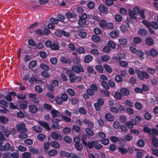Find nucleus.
I'll return each instance as SVG.
<instances>
[{
    "label": "nucleus",
    "instance_id": "1",
    "mask_svg": "<svg viewBox=\"0 0 158 158\" xmlns=\"http://www.w3.org/2000/svg\"><path fill=\"white\" fill-rule=\"evenodd\" d=\"M152 134L149 138L152 139L153 146L154 147H157L158 146V139L156 136L158 135V130L155 128H152Z\"/></svg>",
    "mask_w": 158,
    "mask_h": 158
},
{
    "label": "nucleus",
    "instance_id": "2",
    "mask_svg": "<svg viewBox=\"0 0 158 158\" xmlns=\"http://www.w3.org/2000/svg\"><path fill=\"white\" fill-rule=\"evenodd\" d=\"M135 72L137 73V77L141 81L143 80L144 79H148L149 77V74L144 71L138 69L135 70Z\"/></svg>",
    "mask_w": 158,
    "mask_h": 158
},
{
    "label": "nucleus",
    "instance_id": "3",
    "mask_svg": "<svg viewBox=\"0 0 158 158\" xmlns=\"http://www.w3.org/2000/svg\"><path fill=\"white\" fill-rule=\"evenodd\" d=\"M17 129L19 132L21 133H25L28 131L26 127V125L23 123L19 124L17 125Z\"/></svg>",
    "mask_w": 158,
    "mask_h": 158
},
{
    "label": "nucleus",
    "instance_id": "4",
    "mask_svg": "<svg viewBox=\"0 0 158 158\" xmlns=\"http://www.w3.org/2000/svg\"><path fill=\"white\" fill-rule=\"evenodd\" d=\"M71 69L72 70L76 73H79L84 72L83 68L80 64L72 66Z\"/></svg>",
    "mask_w": 158,
    "mask_h": 158
},
{
    "label": "nucleus",
    "instance_id": "5",
    "mask_svg": "<svg viewBox=\"0 0 158 158\" xmlns=\"http://www.w3.org/2000/svg\"><path fill=\"white\" fill-rule=\"evenodd\" d=\"M17 96L16 94L14 91H11L8 92V95H7L6 96L5 95H2V96L4 97L5 99L8 102H10L12 101V97L14 98L15 97Z\"/></svg>",
    "mask_w": 158,
    "mask_h": 158
},
{
    "label": "nucleus",
    "instance_id": "6",
    "mask_svg": "<svg viewBox=\"0 0 158 158\" xmlns=\"http://www.w3.org/2000/svg\"><path fill=\"white\" fill-rule=\"evenodd\" d=\"M67 74L69 77L70 82L71 83L74 82L75 81L76 76L74 72L71 70H68L67 71Z\"/></svg>",
    "mask_w": 158,
    "mask_h": 158
},
{
    "label": "nucleus",
    "instance_id": "7",
    "mask_svg": "<svg viewBox=\"0 0 158 158\" xmlns=\"http://www.w3.org/2000/svg\"><path fill=\"white\" fill-rule=\"evenodd\" d=\"M83 123L87 126V128H94V123L91 120H88L86 118L83 119Z\"/></svg>",
    "mask_w": 158,
    "mask_h": 158
},
{
    "label": "nucleus",
    "instance_id": "8",
    "mask_svg": "<svg viewBox=\"0 0 158 158\" xmlns=\"http://www.w3.org/2000/svg\"><path fill=\"white\" fill-rule=\"evenodd\" d=\"M98 9L100 13L106 14L108 12L107 7L102 4L99 6Z\"/></svg>",
    "mask_w": 158,
    "mask_h": 158
},
{
    "label": "nucleus",
    "instance_id": "9",
    "mask_svg": "<svg viewBox=\"0 0 158 158\" xmlns=\"http://www.w3.org/2000/svg\"><path fill=\"white\" fill-rule=\"evenodd\" d=\"M51 136L52 139L55 140H61L62 139L61 135L58 134L56 132L52 131L51 133Z\"/></svg>",
    "mask_w": 158,
    "mask_h": 158
},
{
    "label": "nucleus",
    "instance_id": "10",
    "mask_svg": "<svg viewBox=\"0 0 158 158\" xmlns=\"http://www.w3.org/2000/svg\"><path fill=\"white\" fill-rule=\"evenodd\" d=\"M120 93L121 94L124 96H127L130 94V91L127 88L125 87L121 88L120 90Z\"/></svg>",
    "mask_w": 158,
    "mask_h": 158
},
{
    "label": "nucleus",
    "instance_id": "11",
    "mask_svg": "<svg viewBox=\"0 0 158 158\" xmlns=\"http://www.w3.org/2000/svg\"><path fill=\"white\" fill-rule=\"evenodd\" d=\"M157 51L154 48H152L150 50L148 51L147 53L148 55L151 56L152 57H154L158 55Z\"/></svg>",
    "mask_w": 158,
    "mask_h": 158
},
{
    "label": "nucleus",
    "instance_id": "12",
    "mask_svg": "<svg viewBox=\"0 0 158 158\" xmlns=\"http://www.w3.org/2000/svg\"><path fill=\"white\" fill-rule=\"evenodd\" d=\"M10 144L7 143L4 145L1 144L0 145V150L1 151H7L9 150Z\"/></svg>",
    "mask_w": 158,
    "mask_h": 158
},
{
    "label": "nucleus",
    "instance_id": "13",
    "mask_svg": "<svg viewBox=\"0 0 158 158\" xmlns=\"http://www.w3.org/2000/svg\"><path fill=\"white\" fill-rule=\"evenodd\" d=\"M28 109L29 112L31 113H36L38 110L37 107L34 104L30 106Z\"/></svg>",
    "mask_w": 158,
    "mask_h": 158
},
{
    "label": "nucleus",
    "instance_id": "14",
    "mask_svg": "<svg viewBox=\"0 0 158 158\" xmlns=\"http://www.w3.org/2000/svg\"><path fill=\"white\" fill-rule=\"evenodd\" d=\"M104 117L106 120L108 121H113L114 119V116L110 113H108L106 114Z\"/></svg>",
    "mask_w": 158,
    "mask_h": 158
},
{
    "label": "nucleus",
    "instance_id": "15",
    "mask_svg": "<svg viewBox=\"0 0 158 158\" xmlns=\"http://www.w3.org/2000/svg\"><path fill=\"white\" fill-rule=\"evenodd\" d=\"M52 116L53 118L59 117L60 116V112L55 109H53L51 111Z\"/></svg>",
    "mask_w": 158,
    "mask_h": 158
},
{
    "label": "nucleus",
    "instance_id": "16",
    "mask_svg": "<svg viewBox=\"0 0 158 158\" xmlns=\"http://www.w3.org/2000/svg\"><path fill=\"white\" fill-rule=\"evenodd\" d=\"M38 123L40 125L45 129L47 130H49L50 129L49 126L48 125L47 122L44 121H40Z\"/></svg>",
    "mask_w": 158,
    "mask_h": 158
},
{
    "label": "nucleus",
    "instance_id": "17",
    "mask_svg": "<svg viewBox=\"0 0 158 158\" xmlns=\"http://www.w3.org/2000/svg\"><path fill=\"white\" fill-rule=\"evenodd\" d=\"M50 48L53 50H58L59 49V46L57 42L53 41L52 43Z\"/></svg>",
    "mask_w": 158,
    "mask_h": 158
},
{
    "label": "nucleus",
    "instance_id": "18",
    "mask_svg": "<svg viewBox=\"0 0 158 158\" xmlns=\"http://www.w3.org/2000/svg\"><path fill=\"white\" fill-rule=\"evenodd\" d=\"M143 131L145 133H148L149 138L152 135V128L151 129L150 128L148 127H144L143 128Z\"/></svg>",
    "mask_w": 158,
    "mask_h": 158
},
{
    "label": "nucleus",
    "instance_id": "19",
    "mask_svg": "<svg viewBox=\"0 0 158 158\" xmlns=\"http://www.w3.org/2000/svg\"><path fill=\"white\" fill-rule=\"evenodd\" d=\"M60 60L62 63L65 64H69L71 62L72 60L71 59L69 58L68 59L64 56H62L60 58Z\"/></svg>",
    "mask_w": 158,
    "mask_h": 158
},
{
    "label": "nucleus",
    "instance_id": "20",
    "mask_svg": "<svg viewBox=\"0 0 158 158\" xmlns=\"http://www.w3.org/2000/svg\"><path fill=\"white\" fill-rule=\"evenodd\" d=\"M146 44L149 46H151L154 44L153 40L150 37L147 38L145 40Z\"/></svg>",
    "mask_w": 158,
    "mask_h": 158
},
{
    "label": "nucleus",
    "instance_id": "21",
    "mask_svg": "<svg viewBox=\"0 0 158 158\" xmlns=\"http://www.w3.org/2000/svg\"><path fill=\"white\" fill-rule=\"evenodd\" d=\"M65 15L68 19H69L75 17L77 16V14L75 12H73L72 13L70 12H68L66 13Z\"/></svg>",
    "mask_w": 158,
    "mask_h": 158
},
{
    "label": "nucleus",
    "instance_id": "22",
    "mask_svg": "<svg viewBox=\"0 0 158 158\" xmlns=\"http://www.w3.org/2000/svg\"><path fill=\"white\" fill-rule=\"evenodd\" d=\"M36 64L37 62L36 60H31L29 63L28 68L30 69H32L36 66Z\"/></svg>",
    "mask_w": 158,
    "mask_h": 158
},
{
    "label": "nucleus",
    "instance_id": "23",
    "mask_svg": "<svg viewBox=\"0 0 158 158\" xmlns=\"http://www.w3.org/2000/svg\"><path fill=\"white\" fill-rule=\"evenodd\" d=\"M92 129L90 128H86L85 129V132L87 134H86L89 137L93 136L94 135V132L91 129Z\"/></svg>",
    "mask_w": 158,
    "mask_h": 158
},
{
    "label": "nucleus",
    "instance_id": "24",
    "mask_svg": "<svg viewBox=\"0 0 158 158\" xmlns=\"http://www.w3.org/2000/svg\"><path fill=\"white\" fill-rule=\"evenodd\" d=\"M138 34L141 36H145L147 33V31L144 28H140L138 31Z\"/></svg>",
    "mask_w": 158,
    "mask_h": 158
},
{
    "label": "nucleus",
    "instance_id": "25",
    "mask_svg": "<svg viewBox=\"0 0 158 158\" xmlns=\"http://www.w3.org/2000/svg\"><path fill=\"white\" fill-rule=\"evenodd\" d=\"M129 27V24L128 23H127L126 25L122 24L120 27V30L123 32H125L127 31V28Z\"/></svg>",
    "mask_w": 158,
    "mask_h": 158
},
{
    "label": "nucleus",
    "instance_id": "26",
    "mask_svg": "<svg viewBox=\"0 0 158 158\" xmlns=\"http://www.w3.org/2000/svg\"><path fill=\"white\" fill-rule=\"evenodd\" d=\"M93 59L92 56L89 55H86L84 58V61L85 63H88L90 62Z\"/></svg>",
    "mask_w": 158,
    "mask_h": 158
},
{
    "label": "nucleus",
    "instance_id": "27",
    "mask_svg": "<svg viewBox=\"0 0 158 158\" xmlns=\"http://www.w3.org/2000/svg\"><path fill=\"white\" fill-rule=\"evenodd\" d=\"M50 145L55 148H58L60 147V144L56 141H51L50 143Z\"/></svg>",
    "mask_w": 158,
    "mask_h": 158
},
{
    "label": "nucleus",
    "instance_id": "28",
    "mask_svg": "<svg viewBox=\"0 0 158 158\" xmlns=\"http://www.w3.org/2000/svg\"><path fill=\"white\" fill-rule=\"evenodd\" d=\"M97 143L95 141H88L87 143L86 142V145H84L85 146H88V147L90 149L92 148L94 146L95 144Z\"/></svg>",
    "mask_w": 158,
    "mask_h": 158
},
{
    "label": "nucleus",
    "instance_id": "29",
    "mask_svg": "<svg viewBox=\"0 0 158 158\" xmlns=\"http://www.w3.org/2000/svg\"><path fill=\"white\" fill-rule=\"evenodd\" d=\"M146 152L142 150H139L137 152V158H142L144 154H145Z\"/></svg>",
    "mask_w": 158,
    "mask_h": 158
},
{
    "label": "nucleus",
    "instance_id": "30",
    "mask_svg": "<svg viewBox=\"0 0 158 158\" xmlns=\"http://www.w3.org/2000/svg\"><path fill=\"white\" fill-rule=\"evenodd\" d=\"M145 11L143 9H142L141 10H139V12L138 13V15H139V16L141 18L143 19H145L146 17V15L145 14Z\"/></svg>",
    "mask_w": 158,
    "mask_h": 158
},
{
    "label": "nucleus",
    "instance_id": "31",
    "mask_svg": "<svg viewBox=\"0 0 158 158\" xmlns=\"http://www.w3.org/2000/svg\"><path fill=\"white\" fill-rule=\"evenodd\" d=\"M40 67L46 71H48L50 69V68L48 65L44 63H41L40 65Z\"/></svg>",
    "mask_w": 158,
    "mask_h": 158
},
{
    "label": "nucleus",
    "instance_id": "32",
    "mask_svg": "<svg viewBox=\"0 0 158 158\" xmlns=\"http://www.w3.org/2000/svg\"><path fill=\"white\" fill-rule=\"evenodd\" d=\"M137 145L139 147L142 148L145 145V142L142 139H139L138 140L136 143Z\"/></svg>",
    "mask_w": 158,
    "mask_h": 158
},
{
    "label": "nucleus",
    "instance_id": "33",
    "mask_svg": "<svg viewBox=\"0 0 158 158\" xmlns=\"http://www.w3.org/2000/svg\"><path fill=\"white\" fill-rule=\"evenodd\" d=\"M110 35L111 37L114 38L119 35V32L118 31H112L110 32Z\"/></svg>",
    "mask_w": 158,
    "mask_h": 158
},
{
    "label": "nucleus",
    "instance_id": "34",
    "mask_svg": "<svg viewBox=\"0 0 158 158\" xmlns=\"http://www.w3.org/2000/svg\"><path fill=\"white\" fill-rule=\"evenodd\" d=\"M91 39L93 41L97 43L100 41V37L96 35H93L91 37Z\"/></svg>",
    "mask_w": 158,
    "mask_h": 158
},
{
    "label": "nucleus",
    "instance_id": "35",
    "mask_svg": "<svg viewBox=\"0 0 158 158\" xmlns=\"http://www.w3.org/2000/svg\"><path fill=\"white\" fill-rule=\"evenodd\" d=\"M60 155L62 156L66 157L69 158L71 156V154L69 152H67L64 151H61L60 152Z\"/></svg>",
    "mask_w": 158,
    "mask_h": 158
},
{
    "label": "nucleus",
    "instance_id": "36",
    "mask_svg": "<svg viewBox=\"0 0 158 158\" xmlns=\"http://www.w3.org/2000/svg\"><path fill=\"white\" fill-rule=\"evenodd\" d=\"M31 153L28 152H26L22 153V158H30L31 156Z\"/></svg>",
    "mask_w": 158,
    "mask_h": 158
},
{
    "label": "nucleus",
    "instance_id": "37",
    "mask_svg": "<svg viewBox=\"0 0 158 158\" xmlns=\"http://www.w3.org/2000/svg\"><path fill=\"white\" fill-rule=\"evenodd\" d=\"M0 121L3 124H6L8 121V119L3 116H0Z\"/></svg>",
    "mask_w": 158,
    "mask_h": 158
},
{
    "label": "nucleus",
    "instance_id": "38",
    "mask_svg": "<svg viewBox=\"0 0 158 158\" xmlns=\"http://www.w3.org/2000/svg\"><path fill=\"white\" fill-rule=\"evenodd\" d=\"M87 135L86 134H84L81 136L82 142L84 145H86V142L85 140H87Z\"/></svg>",
    "mask_w": 158,
    "mask_h": 158
},
{
    "label": "nucleus",
    "instance_id": "39",
    "mask_svg": "<svg viewBox=\"0 0 158 158\" xmlns=\"http://www.w3.org/2000/svg\"><path fill=\"white\" fill-rule=\"evenodd\" d=\"M48 154L50 156H54L57 154V151L56 149H51L48 152Z\"/></svg>",
    "mask_w": 158,
    "mask_h": 158
},
{
    "label": "nucleus",
    "instance_id": "40",
    "mask_svg": "<svg viewBox=\"0 0 158 158\" xmlns=\"http://www.w3.org/2000/svg\"><path fill=\"white\" fill-rule=\"evenodd\" d=\"M128 14L129 16L132 19H135L137 18L136 15L131 10H130Z\"/></svg>",
    "mask_w": 158,
    "mask_h": 158
},
{
    "label": "nucleus",
    "instance_id": "41",
    "mask_svg": "<svg viewBox=\"0 0 158 158\" xmlns=\"http://www.w3.org/2000/svg\"><path fill=\"white\" fill-rule=\"evenodd\" d=\"M110 140L113 143H116L118 142L119 139L115 136H111L110 137Z\"/></svg>",
    "mask_w": 158,
    "mask_h": 158
},
{
    "label": "nucleus",
    "instance_id": "42",
    "mask_svg": "<svg viewBox=\"0 0 158 158\" xmlns=\"http://www.w3.org/2000/svg\"><path fill=\"white\" fill-rule=\"evenodd\" d=\"M29 150L33 154H37L39 152V151L38 149L32 147H30Z\"/></svg>",
    "mask_w": 158,
    "mask_h": 158
},
{
    "label": "nucleus",
    "instance_id": "43",
    "mask_svg": "<svg viewBox=\"0 0 158 158\" xmlns=\"http://www.w3.org/2000/svg\"><path fill=\"white\" fill-rule=\"evenodd\" d=\"M142 23L147 27L149 28L151 27V22H149L146 20L143 19L142 20Z\"/></svg>",
    "mask_w": 158,
    "mask_h": 158
},
{
    "label": "nucleus",
    "instance_id": "44",
    "mask_svg": "<svg viewBox=\"0 0 158 158\" xmlns=\"http://www.w3.org/2000/svg\"><path fill=\"white\" fill-rule=\"evenodd\" d=\"M118 41L119 43L122 45L126 44L127 42V38H120L118 40Z\"/></svg>",
    "mask_w": 158,
    "mask_h": 158
},
{
    "label": "nucleus",
    "instance_id": "45",
    "mask_svg": "<svg viewBox=\"0 0 158 158\" xmlns=\"http://www.w3.org/2000/svg\"><path fill=\"white\" fill-rule=\"evenodd\" d=\"M75 146L77 150L78 151H81L82 149V145L79 143H75Z\"/></svg>",
    "mask_w": 158,
    "mask_h": 158
},
{
    "label": "nucleus",
    "instance_id": "46",
    "mask_svg": "<svg viewBox=\"0 0 158 158\" xmlns=\"http://www.w3.org/2000/svg\"><path fill=\"white\" fill-rule=\"evenodd\" d=\"M146 71L151 75L154 74L155 72V69L151 67L148 68L146 69Z\"/></svg>",
    "mask_w": 158,
    "mask_h": 158
},
{
    "label": "nucleus",
    "instance_id": "47",
    "mask_svg": "<svg viewBox=\"0 0 158 158\" xmlns=\"http://www.w3.org/2000/svg\"><path fill=\"white\" fill-rule=\"evenodd\" d=\"M37 138L40 141H43L44 139L46 138V137L45 135L42 134H40L37 136Z\"/></svg>",
    "mask_w": 158,
    "mask_h": 158
},
{
    "label": "nucleus",
    "instance_id": "48",
    "mask_svg": "<svg viewBox=\"0 0 158 158\" xmlns=\"http://www.w3.org/2000/svg\"><path fill=\"white\" fill-rule=\"evenodd\" d=\"M16 96L18 99L20 100L24 99L26 98V95L25 94H18Z\"/></svg>",
    "mask_w": 158,
    "mask_h": 158
},
{
    "label": "nucleus",
    "instance_id": "49",
    "mask_svg": "<svg viewBox=\"0 0 158 158\" xmlns=\"http://www.w3.org/2000/svg\"><path fill=\"white\" fill-rule=\"evenodd\" d=\"M118 151L122 155H124L127 153L128 150L125 148L120 147Z\"/></svg>",
    "mask_w": 158,
    "mask_h": 158
},
{
    "label": "nucleus",
    "instance_id": "50",
    "mask_svg": "<svg viewBox=\"0 0 158 158\" xmlns=\"http://www.w3.org/2000/svg\"><path fill=\"white\" fill-rule=\"evenodd\" d=\"M135 106L137 109L138 110H141L142 109L141 104L140 102H135Z\"/></svg>",
    "mask_w": 158,
    "mask_h": 158
},
{
    "label": "nucleus",
    "instance_id": "51",
    "mask_svg": "<svg viewBox=\"0 0 158 158\" xmlns=\"http://www.w3.org/2000/svg\"><path fill=\"white\" fill-rule=\"evenodd\" d=\"M27 104V101H24V103H22L19 105L20 107L22 109L25 110Z\"/></svg>",
    "mask_w": 158,
    "mask_h": 158
},
{
    "label": "nucleus",
    "instance_id": "52",
    "mask_svg": "<svg viewBox=\"0 0 158 158\" xmlns=\"http://www.w3.org/2000/svg\"><path fill=\"white\" fill-rule=\"evenodd\" d=\"M33 130L37 133H40L42 131V129L40 126H35L33 127Z\"/></svg>",
    "mask_w": 158,
    "mask_h": 158
},
{
    "label": "nucleus",
    "instance_id": "53",
    "mask_svg": "<svg viewBox=\"0 0 158 158\" xmlns=\"http://www.w3.org/2000/svg\"><path fill=\"white\" fill-rule=\"evenodd\" d=\"M104 68L108 73H112V69L107 64H104Z\"/></svg>",
    "mask_w": 158,
    "mask_h": 158
},
{
    "label": "nucleus",
    "instance_id": "54",
    "mask_svg": "<svg viewBox=\"0 0 158 158\" xmlns=\"http://www.w3.org/2000/svg\"><path fill=\"white\" fill-rule=\"evenodd\" d=\"M108 29H112L113 28V24L112 22L107 23L106 24L105 28Z\"/></svg>",
    "mask_w": 158,
    "mask_h": 158
},
{
    "label": "nucleus",
    "instance_id": "55",
    "mask_svg": "<svg viewBox=\"0 0 158 158\" xmlns=\"http://www.w3.org/2000/svg\"><path fill=\"white\" fill-rule=\"evenodd\" d=\"M108 149L110 151L114 152L116 150V148L114 144H110L108 146Z\"/></svg>",
    "mask_w": 158,
    "mask_h": 158
},
{
    "label": "nucleus",
    "instance_id": "56",
    "mask_svg": "<svg viewBox=\"0 0 158 158\" xmlns=\"http://www.w3.org/2000/svg\"><path fill=\"white\" fill-rule=\"evenodd\" d=\"M56 102L58 105H61L63 102L62 100L61 97H57L55 98Z\"/></svg>",
    "mask_w": 158,
    "mask_h": 158
},
{
    "label": "nucleus",
    "instance_id": "57",
    "mask_svg": "<svg viewBox=\"0 0 158 158\" xmlns=\"http://www.w3.org/2000/svg\"><path fill=\"white\" fill-rule=\"evenodd\" d=\"M94 5V2L92 1H89L87 4V7L90 9H93Z\"/></svg>",
    "mask_w": 158,
    "mask_h": 158
},
{
    "label": "nucleus",
    "instance_id": "58",
    "mask_svg": "<svg viewBox=\"0 0 158 158\" xmlns=\"http://www.w3.org/2000/svg\"><path fill=\"white\" fill-rule=\"evenodd\" d=\"M96 70L99 73H102L103 72V69L102 67L100 65H97L95 67Z\"/></svg>",
    "mask_w": 158,
    "mask_h": 158
},
{
    "label": "nucleus",
    "instance_id": "59",
    "mask_svg": "<svg viewBox=\"0 0 158 158\" xmlns=\"http://www.w3.org/2000/svg\"><path fill=\"white\" fill-rule=\"evenodd\" d=\"M53 85L52 84H47L46 85V87L48 90L53 91L54 90V87L53 86Z\"/></svg>",
    "mask_w": 158,
    "mask_h": 158
},
{
    "label": "nucleus",
    "instance_id": "60",
    "mask_svg": "<svg viewBox=\"0 0 158 158\" xmlns=\"http://www.w3.org/2000/svg\"><path fill=\"white\" fill-rule=\"evenodd\" d=\"M119 64L122 67H126L128 65L127 62L123 60H120Z\"/></svg>",
    "mask_w": 158,
    "mask_h": 158
},
{
    "label": "nucleus",
    "instance_id": "61",
    "mask_svg": "<svg viewBox=\"0 0 158 158\" xmlns=\"http://www.w3.org/2000/svg\"><path fill=\"white\" fill-rule=\"evenodd\" d=\"M142 41V40L139 37H135L133 39V42L135 44H139Z\"/></svg>",
    "mask_w": 158,
    "mask_h": 158
},
{
    "label": "nucleus",
    "instance_id": "62",
    "mask_svg": "<svg viewBox=\"0 0 158 158\" xmlns=\"http://www.w3.org/2000/svg\"><path fill=\"white\" fill-rule=\"evenodd\" d=\"M52 41L50 40H48L44 43V45L47 48H50L52 45Z\"/></svg>",
    "mask_w": 158,
    "mask_h": 158
},
{
    "label": "nucleus",
    "instance_id": "63",
    "mask_svg": "<svg viewBox=\"0 0 158 158\" xmlns=\"http://www.w3.org/2000/svg\"><path fill=\"white\" fill-rule=\"evenodd\" d=\"M57 17L58 21H59L61 22H63L65 20V17L64 16L61 14H58L57 15Z\"/></svg>",
    "mask_w": 158,
    "mask_h": 158
},
{
    "label": "nucleus",
    "instance_id": "64",
    "mask_svg": "<svg viewBox=\"0 0 158 158\" xmlns=\"http://www.w3.org/2000/svg\"><path fill=\"white\" fill-rule=\"evenodd\" d=\"M101 85L106 90H108L109 89V87L107 83L105 81H103L102 82Z\"/></svg>",
    "mask_w": 158,
    "mask_h": 158
}]
</instances>
